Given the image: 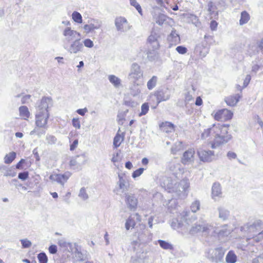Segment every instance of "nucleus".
Returning <instances> with one entry per match:
<instances>
[{"label":"nucleus","mask_w":263,"mask_h":263,"mask_svg":"<svg viewBox=\"0 0 263 263\" xmlns=\"http://www.w3.org/2000/svg\"><path fill=\"white\" fill-rule=\"evenodd\" d=\"M52 106V100L50 97H44L36 102L35 124L37 127L47 128V123L49 116L48 108Z\"/></svg>","instance_id":"obj_1"},{"label":"nucleus","mask_w":263,"mask_h":263,"mask_svg":"<svg viewBox=\"0 0 263 263\" xmlns=\"http://www.w3.org/2000/svg\"><path fill=\"white\" fill-rule=\"evenodd\" d=\"M161 185L167 189L171 190L173 192H177L178 189L179 192H185L189 185L184 181H181L179 183H175L174 184L170 178L167 177H162L160 179Z\"/></svg>","instance_id":"obj_2"},{"label":"nucleus","mask_w":263,"mask_h":263,"mask_svg":"<svg viewBox=\"0 0 263 263\" xmlns=\"http://www.w3.org/2000/svg\"><path fill=\"white\" fill-rule=\"evenodd\" d=\"M160 38V35L158 33L156 32L152 31L151 32V35L148 36L147 40V44L148 47L149 48V50L147 51V58L150 61H153L155 59V54L154 53H152L150 50L151 48L153 51L159 49L160 47L159 39Z\"/></svg>","instance_id":"obj_3"},{"label":"nucleus","mask_w":263,"mask_h":263,"mask_svg":"<svg viewBox=\"0 0 263 263\" xmlns=\"http://www.w3.org/2000/svg\"><path fill=\"white\" fill-rule=\"evenodd\" d=\"M228 126L226 124H213L212 127L204 130L201 134V138L205 139L210 135L215 137L221 134H227Z\"/></svg>","instance_id":"obj_4"},{"label":"nucleus","mask_w":263,"mask_h":263,"mask_svg":"<svg viewBox=\"0 0 263 263\" xmlns=\"http://www.w3.org/2000/svg\"><path fill=\"white\" fill-rule=\"evenodd\" d=\"M200 209V202L196 200L191 205V212L190 211H183L181 213V218H183L189 223L188 221L192 222L196 219L195 213Z\"/></svg>","instance_id":"obj_5"},{"label":"nucleus","mask_w":263,"mask_h":263,"mask_svg":"<svg viewBox=\"0 0 263 263\" xmlns=\"http://www.w3.org/2000/svg\"><path fill=\"white\" fill-rule=\"evenodd\" d=\"M151 98L156 100V104L153 107V108H156L161 102L165 101L170 99V92L167 89L158 90L155 91Z\"/></svg>","instance_id":"obj_6"},{"label":"nucleus","mask_w":263,"mask_h":263,"mask_svg":"<svg viewBox=\"0 0 263 263\" xmlns=\"http://www.w3.org/2000/svg\"><path fill=\"white\" fill-rule=\"evenodd\" d=\"M143 72L140 68V66L137 63H134L132 64L130 72L128 75V79L133 83H135L137 80L142 78Z\"/></svg>","instance_id":"obj_7"},{"label":"nucleus","mask_w":263,"mask_h":263,"mask_svg":"<svg viewBox=\"0 0 263 263\" xmlns=\"http://www.w3.org/2000/svg\"><path fill=\"white\" fill-rule=\"evenodd\" d=\"M232 137L231 135L227 134H221L220 135L214 137V140L211 144V147L213 149L216 148L220 145L224 144L228 142Z\"/></svg>","instance_id":"obj_8"},{"label":"nucleus","mask_w":263,"mask_h":263,"mask_svg":"<svg viewBox=\"0 0 263 263\" xmlns=\"http://www.w3.org/2000/svg\"><path fill=\"white\" fill-rule=\"evenodd\" d=\"M115 25L117 30L121 32H126L130 29V26L124 17H117L115 20Z\"/></svg>","instance_id":"obj_9"},{"label":"nucleus","mask_w":263,"mask_h":263,"mask_svg":"<svg viewBox=\"0 0 263 263\" xmlns=\"http://www.w3.org/2000/svg\"><path fill=\"white\" fill-rule=\"evenodd\" d=\"M71 175V174L69 172H66L64 174H51L49 176V179L52 181H56L63 186Z\"/></svg>","instance_id":"obj_10"},{"label":"nucleus","mask_w":263,"mask_h":263,"mask_svg":"<svg viewBox=\"0 0 263 263\" xmlns=\"http://www.w3.org/2000/svg\"><path fill=\"white\" fill-rule=\"evenodd\" d=\"M80 40L81 39L80 38L76 39L70 45L69 48H67L65 45L64 48L66 49L70 53L76 54L79 52H82L84 49V46Z\"/></svg>","instance_id":"obj_11"},{"label":"nucleus","mask_w":263,"mask_h":263,"mask_svg":"<svg viewBox=\"0 0 263 263\" xmlns=\"http://www.w3.org/2000/svg\"><path fill=\"white\" fill-rule=\"evenodd\" d=\"M211 228V226L205 223L204 222H201V223H195L193 226L190 230V233L191 234H194L198 232L209 233V231Z\"/></svg>","instance_id":"obj_12"},{"label":"nucleus","mask_w":263,"mask_h":263,"mask_svg":"<svg viewBox=\"0 0 263 263\" xmlns=\"http://www.w3.org/2000/svg\"><path fill=\"white\" fill-rule=\"evenodd\" d=\"M262 224V222L260 220H257L252 224H247L245 226L243 229H247V231L249 235L256 234L260 231Z\"/></svg>","instance_id":"obj_13"},{"label":"nucleus","mask_w":263,"mask_h":263,"mask_svg":"<svg viewBox=\"0 0 263 263\" xmlns=\"http://www.w3.org/2000/svg\"><path fill=\"white\" fill-rule=\"evenodd\" d=\"M233 116V112L227 109H222L219 110L216 112L214 116L215 120H228L231 119Z\"/></svg>","instance_id":"obj_14"},{"label":"nucleus","mask_w":263,"mask_h":263,"mask_svg":"<svg viewBox=\"0 0 263 263\" xmlns=\"http://www.w3.org/2000/svg\"><path fill=\"white\" fill-rule=\"evenodd\" d=\"M198 155L200 160L203 162H211L214 159V153L213 151L200 149L198 151Z\"/></svg>","instance_id":"obj_15"},{"label":"nucleus","mask_w":263,"mask_h":263,"mask_svg":"<svg viewBox=\"0 0 263 263\" xmlns=\"http://www.w3.org/2000/svg\"><path fill=\"white\" fill-rule=\"evenodd\" d=\"M125 202L127 208L132 211H135L137 208L138 199L133 194H125Z\"/></svg>","instance_id":"obj_16"},{"label":"nucleus","mask_w":263,"mask_h":263,"mask_svg":"<svg viewBox=\"0 0 263 263\" xmlns=\"http://www.w3.org/2000/svg\"><path fill=\"white\" fill-rule=\"evenodd\" d=\"M101 25V21L94 20L90 24L85 25L83 28L86 33H89L96 29H99Z\"/></svg>","instance_id":"obj_17"},{"label":"nucleus","mask_w":263,"mask_h":263,"mask_svg":"<svg viewBox=\"0 0 263 263\" xmlns=\"http://www.w3.org/2000/svg\"><path fill=\"white\" fill-rule=\"evenodd\" d=\"M77 31L72 30L70 27H67L63 32V35L65 37L64 41L69 43L76 38Z\"/></svg>","instance_id":"obj_18"},{"label":"nucleus","mask_w":263,"mask_h":263,"mask_svg":"<svg viewBox=\"0 0 263 263\" xmlns=\"http://www.w3.org/2000/svg\"><path fill=\"white\" fill-rule=\"evenodd\" d=\"M195 151L193 149L186 151L183 154L181 162L184 164H187L194 160Z\"/></svg>","instance_id":"obj_19"},{"label":"nucleus","mask_w":263,"mask_h":263,"mask_svg":"<svg viewBox=\"0 0 263 263\" xmlns=\"http://www.w3.org/2000/svg\"><path fill=\"white\" fill-rule=\"evenodd\" d=\"M169 42V47L171 48L173 45L179 44L180 41L179 35L177 33L176 30L173 29L170 35L167 37Z\"/></svg>","instance_id":"obj_20"},{"label":"nucleus","mask_w":263,"mask_h":263,"mask_svg":"<svg viewBox=\"0 0 263 263\" xmlns=\"http://www.w3.org/2000/svg\"><path fill=\"white\" fill-rule=\"evenodd\" d=\"M188 222L189 223L183 218H181L180 213L178 218L172 219L171 227L174 229H177L182 228L184 226V222L186 223L187 224H190L191 223V221H188Z\"/></svg>","instance_id":"obj_21"},{"label":"nucleus","mask_w":263,"mask_h":263,"mask_svg":"<svg viewBox=\"0 0 263 263\" xmlns=\"http://www.w3.org/2000/svg\"><path fill=\"white\" fill-rule=\"evenodd\" d=\"M213 256L211 257L212 260L216 262H221L223 260L224 252L222 248H217L213 251Z\"/></svg>","instance_id":"obj_22"},{"label":"nucleus","mask_w":263,"mask_h":263,"mask_svg":"<svg viewBox=\"0 0 263 263\" xmlns=\"http://www.w3.org/2000/svg\"><path fill=\"white\" fill-rule=\"evenodd\" d=\"M118 178L119 181L117 182L119 186L118 190H121L122 193L128 191L129 186L128 182L121 174L118 175Z\"/></svg>","instance_id":"obj_23"},{"label":"nucleus","mask_w":263,"mask_h":263,"mask_svg":"<svg viewBox=\"0 0 263 263\" xmlns=\"http://www.w3.org/2000/svg\"><path fill=\"white\" fill-rule=\"evenodd\" d=\"M208 11L211 16V18L217 19L218 17V8L215 3L210 1L208 4Z\"/></svg>","instance_id":"obj_24"},{"label":"nucleus","mask_w":263,"mask_h":263,"mask_svg":"<svg viewBox=\"0 0 263 263\" xmlns=\"http://www.w3.org/2000/svg\"><path fill=\"white\" fill-rule=\"evenodd\" d=\"M247 239V241H249V243H252L253 245H254L255 242H260L263 239V230L260 231L256 234L248 235Z\"/></svg>","instance_id":"obj_25"},{"label":"nucleus","mask_w":263,"mask_h":263,"mask_svg":"<svg viewBox=\"0 0 263 263\" xmlns=\"http://www.w3.org/2000/svg\"><path fill=\"white\" fill-rule=\"evenodd\" d=\"M195 51L199 53L200 57L203 58L208 53L209 48L205 46L203 43H201L196 45Z\"/></svg>","instance_id":"obj_26"},{"label":"nucleus","mask_w":263,"mask_h":263,"mask_svg":"<svg viewBox=\"0 0 263 263\" xmlns=\"http://www.w3.org/2000/svg\"><path fill=\"white\" fill-rule=\"evenodd\" d=\"M221 194L222 192L220 184L217 183H214L212 188V198L216 200V197H221Z\"/></svg>","instance_id":"obj_27"},{"label":"nucleus","mask_w":263,"mask_h":263,"mask_svg":"<svg viewBox=\"0 0 263 263\" xmlns=\"http://www.w3.org/2000/svg\"><path fill=\"white\" fill-rule=\"evenodd\" d=\"M241 96L239 94L234 96H231L225 99V101L227 105L230 106H234L238 103Z\"/></svg>","instance_id":"obj_28"},{"label":"nucleus","mask_w":263,"mask_h":263,"mask_svg":"<svg viewBox=\"0 0 263 263\" xmlns=\"http://www.w3.org/2000/svg\"><path fill=\"white\" fill-rule=\"evenodd\" d=\"M108 79L109 82L116 88L119 87L121 84V79L114 74L109 75Z\"/></svg>","instance_id":"obj_29"},{"label":"nucleus","mask_w":263,"mask_h":263,"mask_svg":"<svg viewBox=\"0 0 263 263\" xmlns=\"http://www.w3.org/2000/svg\"><path fill=\"white\" fill-rule=\"evenodd\" d=\"M0 171L4 173V176L6 177H14L16 175V173L12 172L11 169L5 165H0Z\"/></svg>","instance_id":"obj_30"},{"label":"nucleus","mask_w":263,"mask_h":263,"mask_svg":"<svg viewBox=\"0 0 263 263\" xmlns=\"http://www.w3.org/2000/svg\"><path fill=\"white\" fill-rule=\"evenodd\" d=\"M219 212V217L223 220H226L230 215L229 211L223 207H219L218 209Z\"/></svg>","instance_id":"obj_31"},{"label":"nucleus","mask_w":263,"mask_h":263,"mask_svg":"<svg viewBox=\"0 0 263 263\" xmlns=\"http://www.w3.org/2000/svg\"><path fill=\"white\" fill-rule=\"evenodd\" d=\"M260 48L259 47V43L257 44H252L249 47L248 53L250 56L252 57L259 52Z\"/></svg>","instance_id":"obj_32"},{"label":"nucleus","mask_w":263,"mask_h":263,"mask_svg":"<svg viewBox=\"0 0 263 263\" xmlns=\"http://www.w3.org/2000/svg\"><path fill=\"white\" fill-rule=\"evenodd\" d=\"M250 19V14L246 11H243L241 13L239 25H243L247 24Z\"/></svg>","instance_id":"obj_33"},{"label":"nucleus","mask_w":263,"mask_h":263,"mask_svg":"<svg viewBox=\"0 0 263 263\" xmlns=\"http://www.w3.org/2000/svg\"><path fill=\"white\" fill-rule=\"evenodd\" d=\"M122 135H123L119 134L118 132L114 137L113 144L115 148L118 147L121 142L124 140V134L122 133Z\"/></svg>","instance_id":"obj_34"},{"label":"nucleus","mask_w":263,"mask_h":263,"mask_svg":"<svg viewBox=\"0 0 263 263\" xmlns=\"http://www.w3.org/2000/svg\"><path fill=\"white\" fill-rule=\"evenodd\" d=\"M16 154L14 152H12L8 154H6L4 157V162L6 164H10L15 159Z\"/></svg>","instance_id":"obj_35"},{"label":"nucleus","mask_w":263,"mask_h":263,"mask_svg":"<svg viewBox=\"0 0 263 263\" xmlns=\"http://www.w3.org/2000/svg\"><path fill=\"white\" fill-rule=\"evenodd\" d=\"M237 260V256L232 251H230L226 257V261L227 263H235Z\"/></svg>","instance_id":"obj_36"},{"label":"nucleus","mask_w":263,"mask_h":263,"mask_svg":"<svg viewBox=\"0 0 263 263\" xmlns=\"http://www.w3.org/2000/svg\"><path fill=\"white\" fill-rule=\"evenodd\" d=\"M74 257L76 261H84L86 259V255L85 254L78 251L76 248L74 253Z\"/></svg>","instance_id":"obj_37"},{"label":"nucleus","mask_w":263,"mask_h":263,"mask_svg":"<svg viewBox=\"0 0 263 263\" xmlns=\"http://www.w3.org/2000/svg\"><path fill=\"white\" fill-rule=\"evenodd\" d=\"M20 115L21 117H24V119H26L29 117L30 112L28 108L26 106H21L19 107Z\"/></svg>","instance_id":"obj_38"},{"label":"nucleus","mask_w":263,"mask_h":263,"mask_svg":"<svg viewBox=\"0 0 263 263\" xmlns=\"http://www.w3.org/2000/svg\"><path fill=\"white\" fill-rule=\"evenodd\" d=\"M136 225V222L134 218L129 216L126 220L125 227L126 230H129L130 228H134Z\"/></svg>","instance_id":"obj_39"},{"label":"nucleus","mask_w":263,"mask_h":263,"mask_svg":"<svg viewBox=\"0 0 263 263\" xmlns=\"http://www.w3.org/2000/svg\"><path fill=\"white\" fill-rule=\"evenodd\" d=\"M158 242L160 246L163 249L165 250H173V247L172 244L166 242L164 240L159 239L158 240Z\"/></svg>","instance_id":"obj_40"},{"label":"nucleus","mask_w":263,"mask_h":263,"mask_svg":"<svg viewBox=\"0 0 263 263\" xmlns=\"http://www.w3.org/2000/svg\"><path fill=\"white\" fill-rule=\"evenodd\" d=\"M157 81V77L156 76H153L147 83V88L149 90L152 89L154 88L156 85Z\"/></svg>","instance_id":"obj_41"},{"label":"nucleus","mask_w":263,"mask_h":263,"mask_svg":"<svg viewBox=\"0 0 263 263\" xmlns=\"http://www.w3.org/2000/svg\"><path fill=\"white\" fill-rule=\"evenodd\" d=\"M72 20L77 23H82V17L81 14L77 12L74 11L72 13Z\"/></svg>","instance_id":"obj_42"},{"label":"nucleus","mask_w":263,"mask_h":263,"mask_svg":"<svg viewBox=\"0 0 263 263\" xmlns=\"http://www.w3.org/2000/svg\"><path fill=\"white\" fill-rule=\"evenodd\" d=\"M177 207V203L176 199H172L168 202V210L171 213H173L174 210Z\"/></svg>","instance_id":"obj_43"},{"label":"nucleus","mask_w":263,"mask_h":263,"mask_svg":"<svg viewBox=\"0 0 263 263\" xmlns=\"http://www.w3.org/2000/svg\"><path fill=\"white\" fill-rule=\"evenodd\" d=\"M76 160L77 161H79V162H78V166H81L82 165L85 164L86 162L87 161V158L86 157L84 154H82L81 155H78L76 157H75Z\"/></svg>","instance_id":"obj_44"},{"label":"nucleus","mask_w":263,"mask_h":263,"mask_svg":"<svg viewBox=\"0 0 263 263\" xmlns=\"http://www.w3.org/2000/svg\"><path fill=\"white\" fill-rule=\"evenodd\" d=\"M37 258L40 263H47L48 257L44 252H42L37 255Z\"/></svg>","instance_id":"obj_45"},{"label":"nucleus","mask_w":263,"mask_h":263,"mask_svg":"<svg viewBox=\"0 0 263 263\" xmlns=\"http://www.w3.org/2000/svg\"><path fill=\"white\" fill-rule=\"evenodd\" d=\"M46 140L48 144L52 145L56 143L57 139L55 136L48 134L46 137Z\"/></svg>","instance_id":"obj_46"},{"label":"nucleus","mask_w":263,"mask_h":263,"mask_svg":"<svg viewBox=\"0 0 263 263\" xmlns=\"http://www.w3.org/2000/svg\"><path fill=\"white\" fill-rule=\"evenodd\" d=\"M189 18L190 19L192 23L194 24L196 27H199L200 25V22L197 16L194 14H190Z\"/></svg>","instance_id":"obj_47"},{"label":"nucleus","mask_w":263,"mask_h":263,"mask_svg":"<svg viewBox=\"0 0 263 263\" xmlns=\"http://www.w3.org/2000/svg\"><path fill=\"white\" fill-rule=\"evenodd\" d=\"M79 197L84 200H87L88 198V195L86 193L85 187H82L79 193Z\"/></svg>","instance_id":"obj_48"},{"label":"nucleus","mask_w":263,"mask_h":263,"mask_svg":"<svg viewBox=\"0 0 263 263\" xmlns=\"http://www.w3.org/2000/svg\"><path fill=\"white\" fill-rule=\"evenodd\" d=\"M130 4L134 7L141 15L142 14V8L140 5L137 2L136 0H130Z\"/></svg>","instance_id":"obj_49"},{"label":"nucleus","mask_w":263,"mask_h":263,"mask_svg":"<svg viewBox=\"0 0 263 263\" xmlns=\"http://www.w3.org/2000/svg\"><path fill=\"white\" fill-rule=\"evenodd\" d=\"M149 110V105L147 103H143L141 106V112L139 114V116L146 115Z\"/></svg>","instance_id":"obj_50"},{"label":"nucleus","mask_w":263,"mask_h":263,"mask_svg":"<svg viewBox=\"0 0 263 263\" xmlns=\"http://www.w3.org/2000/svg\"><path fill=\"white\" fill-rule=\"evenodd\" d=\"M39 128L40 127H35L33 130L31 131L30 135H33L35 134H36L39 137H41V135L45 134L46 132L45 130L44 129L40 130Z\"/></svg>","instance_id":"obj_51"},{"label":"nucleus","mask_w":263,"mask_h":263,"mask_svg":"<svg viewBox=\"0 0 263 263\" xmlns=\"http://www.w3.org/2000/svg\"><path fill=\"white\" fill-rule=\"evenodd\" d=\"M29 177V172L28 171H24L23 172L19 173L18 174V178L25 181Z\"/></svg>","instance_id":"obj_52"},{"label":"nucleus","mask_w":263,"mask_h":263,"mask_svg":"<svg viewBox=\"0 0 263 263\" xmlns=\"http://www.w3.org/2000/svg\"><path fill=\"white\" fill-rule=\"evenodd\" d=\"M144 170V168L142 167H140L132 173V177L134 178H136L140 176L143 173Z\"/></svg>","instance_id":"obj_53"},{"label":"nucleus","mask_w":263,"mask_h":263,"mask_svg":"<svg viewBox=\"0 0 263 263\" xmlns=\"http://www.w3.org/2000/svg\"><path fill=\"white\" fill-rule=\"evenodd\" d=\"M20 241L23 248H28L31 247L32 245L31 242L27 239H21Z\"/></svg>","instance_id":"obj_54"},{"label":"nucleus","mask_w":263,"mask_h":263,"mask_svg":"<svg viewBox=\"0 0 263 263\" xmlns=\"http://www.w3.org/2000/svg\"><path fill=\"white\" fill-rule=\"evenodd\" d=\"M230 234V231L227 230L225 227L220 230L218 232L219 236H227Z\"/></svg>","instance_id":"obj_55"},{"label":"nucleus","mask_w":263,"mask_h":263,"mask_svg":"<svg viewBox=\"0 0 263 263\" xmlns=\"http://www.w3.org/2000/svg\"><path fill=\"white\" fill-rule=\"evenodd\" d=\"M84 45L87 48H92L93 45V42L89 39L84 40L83 41Z\"/></svg>","instance_id":"obj_56"},{"label":"nucleus","mask_w":263,"mask_h":263,"mask_svg":"<svg viewBox=\"0 0 263 263\" xmlns=\"http://www.w3.org/2000/svg\"><path fill=\"white\" fill-rule=\"evenodd\" d=\"M176 50L179 53L182 54L186 53L187 51V48L183 46H177Z\"/></svg>","instance_id":"obj_57"},{"label":"nucleus","mask_w":263,"mask_h":263,"mask_svg":"<svg viewBox=\"0 0 263 263\" xmlns=\"http://www.w3.org/2000/svg\"><path fill=\"white\" fill-rule=\"evenodd\" d=\"M72 124L73 127L80 129L81 128L80 122L78 118H73L72 120Z\"/></svg>","instance_id":"obj_58"},{"label":"nucleus","mask_w":263,"mask_h":263,"mask_svg":"<svg viewBox=\"0 0 263 263\" xmlns=\"http://www.w3.org/2000/svg\"><path fill=\"white\" fill-rule=\"evenodd\" d=\"M26 162V160L24 159H21L20 161L16 164L15 167L17 170L24 169L23 164Z\"/></svg>","instance_id":"obj_59"},{"label":"nucleus","mask_w":263,"mask_h":263,"mask_svg":"<svg viewBox=\"0 0 263 263\" xmlns=\"http://www.w3.org/2000/svg\"><path fill=\"white\" fill-rule=\"evenodd\" d=\"M31 96L30 95H27L22 97L21 102L22 104L28 103L30 100Z\"/></svg>","instance_id":"obj_60"},{"label":"nucleus","mask_w":263,"mask_h":263,"mask_svg":"<svg viewBox=\"0 0 263 263\" xmlns=\"http://www.w3.org/2000/svg\"><path fill=\"white\" fill-rule=\"evenodd\" d=\"M49 252L51 254H54L57 252V247L56 245H52L49 247Z\"/></svg>","instance_id":"obj_61"},{"label":"nucleus","mask_w":263,"mask_h":263,"mask_svg":"<svg viewBox=\"0 0 263 263\" xmlns=\"http://www.w3.org/2000/svg\"><path fill=\"white\" fill-rule=\"evenodd\" d=\"M145 233H142L138 236V239L141 243H146L148 241V239L145 238Z\"/></svg>","instance_id":"obj_62"},{"label":"nucleus","mask_w":263,"mask_h":263,"mask_svg":"<svg viewBox=\"0 0 263 263\" xmlns=\"http://www.w3.org/2000/svg\"><path fill=\"white\" fill-rule=\"evenodd\" d=\"M88 111V109L86 107L84 108L78 109L77 110L76 112L81 116H84L85 114Z\"/></svg>","instance_id":"obj_63"},{"label":"nucleus","mask_w":263,"mask_h":263,"mask_svg":"<svg viewBox=\"0 0 263 263\" xmlns=\"http://www.w3.org/2000/svg\"><path fill=\"white\" fill-rule=\"evenodd\" d=\"M252 263H263V255L254 258Z\"/></svg>","instance_id":"obj_64"}]
</instances>
